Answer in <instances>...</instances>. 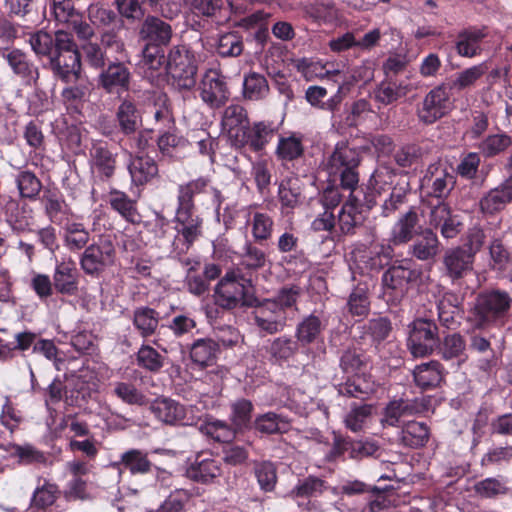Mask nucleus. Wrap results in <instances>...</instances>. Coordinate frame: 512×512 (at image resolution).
<instances>
[{"label": "nucleus", "instance_id": "nucleus-1", "mask_svg": "<svg viewBox=\"0 0 512 512\" xmlns=\"http://www.w3.org/2000/svg\"><path fill=\"white\" fill-rule=\"evenodd\" d=\"M215 305L226 311L251 308L258 303L252 280L242 273L230 270L214 287Z\"/></svg>", "mask_w": 512, "mask_h": 512}, {"label": "nucleus", "instance_id": "nucleus-2", "mask_svg": "<svg viewBox=\"0 0 512 512\" xmlns=\"http://www.w3.org/2000/svg\"><path fill=\"white\" fill-rule=\"evenodd\" d=\"M511 307L509 292L500 289L481 292L471 310L472 325L475 329L500 328L505 325Z\"/></svg>", "mask_w": 512, "mask_h": 512}, {"label": "nucleus", "instance_id": "nucleus-3", "mask_svg": "<svg viewBox=\"0 0 512 512\" xmlns=\"http://www.w3.org/2000/svg\"><path fill=\"white\" fill-rule=\"evenodd\" d=\"M362 160L358 147L351 146L348 141L336 143L327 158L326 169L330 176L339 179L340 186L355 191L359 183V166Z\"/></svg>", "mask_w": 512, "mask_h": 512}, {"label": "nucleus", "instance_id": "nucleus-4", "mask_svg": "<svg viewBox=\"0 0 512 512\" xmlns=\"http://www.w3.org/2000/svg\"><path fill=\"white\" fill-rule=\"evenodd\" d=\"M165 70L177 89H193L196 85L198 72V61L194 51L185 44L172 46L168 51Z\"/></svg>", "mask_w": 512, "mask_h": 512}, {"label": "nucleus", "instance_id": "nucleus-5", "mask_svg": "<svg viewBox=\"0 0 512 512\" xmlns=\"http://www.w3.org/2000/svg\"><path fill=\"white\" fill-rule=\"evenodd\" d=\"M173 221L176 233L171 242V252L181 256L202 236L203 218L196 213V208L177 205Z\"/></svg>", "mask_w": 512, "mask_h": 512}, {"label": "nucleus", "instance_id": "nucleus-6", "mask_svg": "<svg viewBox=\"0 0 512 512\" xmlns=\"http://www.w3.org/2000/svg\"><path fill=\"white\" fill-rule=\"evenodd\" d=\"M58 50L48 62L54 75L65 83L73 82L81 75V55L72 36L67 32H60Z\"/></svg>", "mask_w": 512, "mask_h": 512}, {"label": "nucleus", "instance_id": "nucleus-7", "mask_svg": "<svg viewBox=\"0 0 512 512\" xmlns=\"http://www.w3.org/2000/svg\"><path fill=\"white\" fill-rule=\"evenodd\" d=\"M407 348L414 358L430 356L439 344L438 326L433 320L418 318L408 326Z\"/></svg>", "mask_w": 512, "mask_h": 512}, {"label": "nucleus", "instance_id": "nucleus-8", "mask_svg": "<svg viewBox=\"0 0 512 512\" xmlns=\"http://www.w3.org/2000/svg\"><path fill=\"white\" fill-rule=\"evenodd\" d=\"M116 249L109 239H101L85 248L80 257V267L85 274L98 278L115 263Z\"/></svg>", "mask_w": 512, "mask_h": 512}, {"label": "nucleus", "instance_id": "nucleus-9", "mask_svg": "<svg viewBox=\"0 0 512 512\" xmlns=\"http://www.w3.org/2000/svg\"><path fill=\"white\" fill-rule=\"evenodd\" d=\"M422 271L411 259L395 260L382 275V285L397 294H404L409 287L418 284Z\"/></svg>", "mask_w": 512, "mask_h": 512}, {"label": "nucleus", "instance_id": "nucleus-10", "mask_svg": "<svg viewBox=\"0 0 512 512\" xmlns=\"http://www.w3.org/2000/svg\"><path fill=\"white\" fill-rule=\"evenodd\" d=\"M422 188L427 190L430 197L444 201L456 184L453 170L441 161L431 163L422 178Z\"/></svg>", "mask_w": 512, "mask_h": 512}, {"label": "nucleus", "instance_id": "nucleus-11", "mask_svg": "<svg viewBox=\"0 0 512 512\" xmlns=\"http://www.w3.org/2000/svg\"><path fill=\"white\" fill-rule=\"evenodd\" d=\"M450 86L443 82L431 89L424 97L422 106L417 109L421 123L432 125L443 118L450 110Z\"/></svg>", "mask_w": 512, "mask_h": 512}, {"label": "nucleus", "instance_id": "nucleus-12", "mask_svg": "<svg viewBox=\"0 0 512 512\" xmlns=\"http://www.w3.org/2000/svg\"><path fill=\"white\" fill-rule=\"evenodd\" d=\"M132 73L127 63L115 56L99 73L97 87L108 94L127 92L130 89Z\"/></svg>", "mask_w": 512, "mask_h": 512}, {"label": "nucleus", "instance_id": "nucleus-13", "mask_svg": "<svg viewBox=\"0 0 512 512\" xmlns=\"http://www.w3.org/2000/svg\"><path fill=\"white\" fill-rule=\"evenodd\" d=\"M428 222V228L433 231L434 229L439 230L441 236L445 239L457 237L464 229L462 216L455 213L445 201H438L436 205L431 206Z\"/></svg>", "mask_w": 512, "mask_h": 512}, {"label": "nucleus", "instance_id": "nucleus-14", "mask_svg": "<svg viewBox=\"0 0 512 512\" xmlns=\"http://www.w3.org/2000/svg\"><path fill=\"white\" fill-rule=\"evenodd\" d=\"M199 96L211 109L223 107L230 98L226 77L217 70H208L199 83Z\"/></svg>", "mask_w": 512, "mask_h": 512}, {"label": "nucleus", "instance_id": "nucleus-15", "mask_svg": "<svg viewBox=\"0 0 512 512\" xmlns=\"http://www.w3.org/2000/svg\"><path fill=\"white\" fill-rule=\"evenodd\" d=\"M252 319L260 333L268 335L282 332L286 326V312L275 303L264 299L253 306Z\"/></svg>", "mask_w": 512, "mask_h": 512}, {"label": "nucleus", "instance_id": "nucleus-16", "mask_svg": "<svg viewBox=\"0 0 512 512\" xmlns=\"http://www.w3.org/2000/svg\"><path fill=\"white\" fill-rule=\"evenodd\" d=\"M201 194H211V205L218 211L223 203L220 190L211 185L208 177H199L180 184L177 189V205L196 208L194 198Z\"/></svg>", "mask_w": 512, "mask_h": 512}, {"label": "nucleus", "instance_id": "nucleus-17", "mask_svg": "<svg viewBox=\"0 0 512 512\" xmlns=\"http://www.w3.org/2000/svg\"><path fill=\"white\" fill-rule=\"evenodd\" d=\"M388 174L392 189L380 206V214L386 218L394 215L407 202V196L411 191L407 173L391 169Z\"/></svg>", "mask_w": 512, "mask_h": 512}, {"label": "nucleus", "instance_id": "nucleus-18", "mask_svg": "<svg viewBox=\"0 0 512 512\" xmlns=\"http://www.w3.org/2000/svg\"><path fill=\"white\" fill-rule=\"evenodd\" d=\"M276 132L272 122H254L252 125L249 124L241 134H236L235 146L240 148L248 146L250 150L260 152L274 138Z\"/></svg>", "mask_w": 512, "mask_h": 512}, {"label": "nucleus", "instance_id": "nucleus-19", "mask_svg": "<svg viewBox=\"0 0 512 512\" xmlns=\"http://www.w3.org/2000/svg\"><path fill=\"white\" fill-rule=\"evenodd\" d=\"M138 35L143 44L168 46L173 36V29L163 19L148 15L141 23Z\"/></svg>", "mask_w": 512, "mask_h": 512}, {"label": "nucleus", "instance_id": "nucleus-20", "mask_svg": "<svg viewBox=\"0 0 512 512\" xmlns=\"http://www.w3.org/2000/svg\"><path fill=\"white\" fill-rule=\"evenodd\" d=\"M90 164L101 182H109L116 173L117 153H113L106 143L95 142L90 149Z\"/></svg>", "mask_w": 512, "mask_h": 512}, {"label": "nucleus", "instance_id": "nucleus-21", "mask_svg": "<svg viewBox=\"0 0 512 512\" xmlns=\"http://www.w3.org/2000/svg\"><path fill=\"white\" fill-rule=\"evenodd\" d=\"M154 465L148 454L139 449H130L121 454L120 460L111 462L107 468L117 472V482H120L125 470L131 475H145L152 471Z\"/></svg>", "mask_w": 512, "mask_h": 512}, {"label": "nucleus", "instance_id": "nucleus-22", "mask_svg": "<svg viewBox=\"0 0 512 512\" xmlns=\"http://www.w3.org/2000/svg\"><path fill=\"white\" fill-rule=\"evenodd\" d=\"M115 119L119 131L124 136L135 135L143 125L141 110L131 97L121 100L116 109Z\"/></svg>", "mask_w": 512, "mask_h": 512}, {"label": "nucleus", "instance_id": "nucleus-23", "mask_svg": "<svg viewBox=\"0 0 512 512\" xmlns=\"http://www.w3.org/2000/svg\"><path fill=\"white\" fill-rule=\"evenodd\" d=\"M512 202V175L499 186L490 189L479 201L480 210L486 215H495Z\"/></svg>", "mask_w": 512, "mask_h": 512}, {"label": "nucleus", "instance_id": "nucleus-24", "mask_svg": "<svg viewBox=\"0 0 512 512\" xmlns=\"http://www.w3.org/2000/svg\"><path fill=\"white\" fill-rule=\"evenodd\" d=\"M132 185L143 187L159 174L158 164L148 155H132L127 166Z\"/></svg>", "mask_w": 512, "mask_h": 512}, {"label": "nucleus", "instance_id": "nucleus-25", "mask_svg": "<svg viewBox=\"0 0 512 512\" xmlns=\"http://www.w3.org/2000/svg\"><path fill=\"white\" fill-rule=\"evenodd\" d=\"M440 251V241L431 228H425L417 234L409 246V254L419 261H434Z\"/></svg>", "mask_w": 512, "mask_h": 512}, {"label": "nucleus", "instance_id": "nucleus-26", "mask_svg": "<svg viewBox=\"0 0 512 512\" xmlns=\"http://www.w3.org/2000/svg\"><path fill=\"white\" fill-rule=\"evenodd\" d=\"M473 260L472 253L465 247L449 249L443 258L447 276L453 281L462 278L472 269Z\"/></svg>", "mask_w": 512, "mask_h": 512}, {"label": "nucleus", "instance_id": "nucleus-27", "mask_svg": "<svg viewBox=\"0 0 512 512\" xmlns=\"http://www.w3.org/2000/svg\"><path fill=\"white\" fill-rule=\"evenodd\" d=\"M151 413L161 422L176 425L185 418V406L168 397H158L150 403Z\"/></svg>", "mask_w": 512, "mask_h": 512}, {"label": "nucleus", "instance_id": "nucleus-28", "mask_svg": "<svg viewBox=\"0 0 512 512\" xmlns=\"http://www.w3.org/2000/svg\"><path fill=\"white\" fill-rule=\"evenodd\" d=\"M418 224L419 215L414 207H411L407 212L402 214L394 224L389 242L394 246L407 244L418 234L416 230Z\"/></svg>", "mask_w": 512, "mask_h": 512}, {"label": "nucleus", "instance_id": "nucleus-29", "mask_svg": "<svg viewBox=\"0 0 512 512\" xmlns=\"http://www.w3.org/2000/svg\"><path fill=\"white\" fill-rule=\"evenodd\" d=\"M431 146L425 141L405 143L393 154L394 162L402 169L411 168L431 153Z\"/></svg>", "mask_w": 512, "mask_h": 512}, {"label": "nucleus", "instance_id": "nucleus-30", "mask_svg": "<svg viewBox=\"0 0 512 512\" xmlns=\"http://www.w3.org/2000/svg\"><path fill=\"white\" fill-rule=\"evenodd\" d=\"M278 200L282 212L289 213L299 207L303 201V187L299 178L286 177L278 185Z\"/></svg>", "mask_w": 512, "mask_h": 512}, {"label": "nucleus", "instance_id": "nucleus-31", "mask_svg": "<svg viewBox=\"0 0 512 512\" xmlns=\"http://www.w3.org/2000/svg\"><path fill=\"white\" fill-rule=\"evenodd\" d=\"M487 36L486 28L469 27L457 35L455 49L462 57L472 58L481 52V42Z\"/></svg>", "mask_w": 512, "mask_h": 512}, {"label": "nucleus", "instance_id": "nucleus-32", "mask_svg": "<svg viewBox=\"0 0 512 512\" xmlns=\"http://www.w3.org/2000/svg\"><path fill=\"white\" fill-rule=\"evenodd\" d=\"M250 124L247 110L239 104L227 106L222 114L221 126L227 131L233 144H236V134H241Z\"/></svg>", "mask_w": 512, "mask_h": 512}, {"label": "nucleus", "instance_id": "nucleus-33", "mask_svg": "<svg viewBox=\"0 0 512 512\" xmlns=\"http://www.w3.org/2000/svg\"><path fill=\"white\" fill-rule=\"evenodd\" d=\"M108 204L125 221L131 224L140 222L137 201L130 198L124 191L112 188L108 194Z\"/></svg>", "mask_w": 512, "mask_h": 512}, {"label": "nucleus", "instance_id": "nucleus-34", "mask_svg": "<svg viewBox=\"0 0 512 512\" xmlns=\"http://www.w3.org/2000/svg\"><path fill=\"white\" fill-rule=\"evenodd\" d=\"M221 472L218 461L212 458L200 459V456H197L195 461L186 469V476L194 482L208 484L219 477Z\"/></svg>", "mask_w": 512, "mask_h": 512}, {"label": "nucleus", "instance_id": "nucleus-35", "mask_svg": "<svg viewBox=\"0 0 512 512\" xmlns=\"http://www.w3.org/2000/svg\"><path fill=\"white\" fill-rule=\"evenodd\" d=\"M54 287L66 295H74L78 291V272L72 261L61 262L56 266L53 276Z\"/></svg>", "mask_w": 512, "mask_h": 512}, {"label": "nucleus", "instance_id": "nucleus-36", "mask_svg": "<svg viewBox=\"0 0 512 512\" xmlns=\"http://www.w3.org/2000/svg\"><path fill=\"white\" fill-rule=\"evenodd\" d=\"M430 438V429L424 422H407L399 435V443L411 449L424 447Z\"/></svg>", "mask_w": 512, "mask_h": 512}, {"label": "nucleus", "instance_id": "nucleus-37", "mask_svg": "<svg viewBox=\"0 0 512 512\" xmlns=\"http://www.w3.org/2000/svg\"><path fill=\"white\" fill-rule=\"evenodd\" d=\"M219 343L211 338L195 340L189 349L192 362L202 368L213 365L217 360Z\"/></svg>", "mask_w": 512, "mask_h": 512}, {"label": "nucleus", "instance_id": "nucleus-38", "mask_svg": "<svg viewBox=\"0 0 512 512\" xmlns=\"http://www.w3.org/2000/svg\"><path fill=\"white\" fill-rule=\"evenodd\" d=\"M242 96L247 101L265 100L270 94V87L264 75L250 71L243 76Z\"/></svg>", "mask_w": 512, "mask_h": 512}, {"label": "nucleus", "instance_id": "nucleus-39", "mask_svg": "<svg viewBox=\"0 0 512 512\" xmlns=\"http://www.w3.org/2000/svg\"><path fill=\"white\" fill-rule=\"evenodd\" d=\"M159 320V312L149 306H140L133 311V326L143 338H148L155 334L159 326Z\"/></svg>", "mask_w": 512, "mask_h": 512}, {"label": "nucleus", "instance_id": "nucleus-40", "mask_svg": "<svg viewBox=\"0 0 512 512\" xmlns=\"http://www.w3.org/2000/svg\"><path fill=\"white\" fill-rule=\"evenodd\" d=\"M415 384L423 390L437 387L442 379V365L436 360L417 365L413 370Z\"/></svg>", "mask_w": 512, "mask_h": 512}, {"label": "nucleus", "instance_id": "nucleus-41", "mask_svg": "<svg viewBox=\"0 0 512 512\" xmlns=\"http://www.w3.org/2000/svg\"><path fill=\"white\" fill-rule=\"evenodd\" d=\"M492 338L494 337H486L479 333H473L470 336V350L474 353L484 355V358L478 361V368L484 372L491 371L497 365V357L491 347Z\"/></svg>", "mask_w": 512, "mask_h": 512}, {"label": "nucleus", "instance_id": "nucleus-42", "mask_svg": "<svg viewBox=\"0 0 512 512\" xmlns=\"http://www.w3.org/2000/svg\"><path fill=\"white\" fill-rule=\"evenodd\" d=\"M68 84L70 85L65 87L61 92L63 102L68 109L79 112L90 93L89 82L80 75L77 79Z\"/></svg>", "mask_w": 512, "mask_h": 512}, {"label": "nucleus", "instance_id": "nucleus-43", "mask_svg": "<svg viewBox=\"0 0 512 512\" xmlns=\"http://www.w3.org/2000/svg\"><path fill=\"white\" fill-rule=\"evenodd\" d=\"M252 428L262 435L283 434L290 429V422L280 414L267 412L254 419Z\"/></svg>", "mask_w": 512, "mask_h": 512}, {"label": "nucleus", "instance_id": "nucleus-44", "mask_svg": "<svg viewBox=\"0 0 512 512\" xmlns=\"http://www.w3.org/2000/svg\"><path fill=\"white\" fill-rule=\"evenodd\" d=\"M328 488V483L324 478L310 474L298 479L297 484L290 491V496L304 499L317 498L323 495Z\"/></svg>", "mask_w": 512, "mask_h": 512}, {"label": "nucleus", "instance_id": "nucleus-45", "mask_svg": "<svg viewBox=\"0 0 512 512\" xmlns=\"http://www.w3.org/2000/svg\"><path fill=\"white\" fill-rule=\"evenodd\" d=\"M324 325L315 314L305 316L296 326L295 338L299 345L307 346L318 341Z\"/></svg>", "mask_w": 512, "mask_h": 512}, {"label": "nucleus", "instance_id": "nucleus-46", "mask_svg": "<svg viewBox=\"0 0 512 512\" xmlns=\"http://www.w3.org/2000/svg\"><path fill=\"white\" fill-rule=\"evenodd\" d=\"M439 353L441 358L449 361L456 360L458 364L466 361V341L460 333L446 335L442 341L439 340Z\"/></svg>", "mask_w": 512, "mask_h": 512}, {"label": "nucleus", "instance_id": "nucleus-47", "mask_svg": "<svg viewBox=\"0 0 512 512\" xmlns=\"http://www.w3.org/2000/svg\"><path fill=\"white\" fill-rule=\"evenodd\" d=\"M230 411L229 420L236 430L243 433L246 430L252 429V414L254 411L252 401L246 398H238L230 404Z\"/></svg>", "mask_w": 512, "mask_h": 512}, {"label": "nucleus", "instance_id": "nucleus-48", "mask_svg": "<svg viewBox=\"0 0 512 512\" xmlns=\"http://www.w3.org/2000/svg\"><path fill=\"white\" fill-rule=\"evenodd\" d=\"M458 299L453 294H446L438 302V319L440 324L449 329L456 330L460 326L461 309L458 305Z\"/></svg>", "mask_w": 512, "mask_h": 512}, {"label": "nucleus", "instance_id": "nucleus-49", "mask_svg": "<svg viewBox=\"0 0 512 512\" xmlns=\"http://www.w3.org/2000/svg\"><path fill=\"white\" fill-rule=\"evenodd\" d=\"M338 394L347 398L366 400L373 392V384L360 375L348 377L345 382L335 386Z\"/></svg>", "mask_w": 512, "mask_h": 512}, {"label": "nucleus", "instance_id": "nucleus-50", "mask_svg": "<svg viewBox=\"0 0 512 512\" xmlns=\"http://www.w3.org/2000/svg\"><path fill=\"white\" fill-rule=\"evenodd\" d=\"M408 91L407 85L386 78L375 88L374 98L380 104L387 106L404 98Z\"/></svg>", "mask_w": 512, "mask_h": 512}, {"label": "nucleus", "instance_id": "nucleus-51", "mask_svg": "<svg viewBox=\"0 0 512 512\" xmlns=\"http://www.w3.org/2000/svg\"><path fill=\"white\" fill-rule=\"evenodd\" d=\"M41 203L50 221L61 224L67 210V205L62 199L61 194L56 190H44L41 196Z\"/></svg>", "mask_w": 512, "mask_h": 512}, {"label": "nucleus", "instance_id": "nucleus-52", "mask_svg": "<svg viewBox=\"0 0 512 512\" xmlns=\"http://www.w3.org/2000/svg\"><path fill=\"white\" fill-rule=\"evenodd\" d=\"M415 412L414 404L405 399H395L390 401L384 408L382 426L395 427L403 416L412 415Z\"/></svg>", "mask_w": 512, "mask_h": 512}, {"label": "nucleus", "instance_id": "nucleus-53", "mask_svg": "<svg viewBox=\"0 0 512 512\" xmlns=\"http://www.w3.org/2000/svg\"><path fill=\"white\" fill-rule=\"evenodd\" d=\"M64 244L72 252L87 247L90 233L82 223L67 222L64 226Z\"/></svg>", "mask_w": 512, "mask_h": 512}, {"label": "nucleus", "instance_id": "nucleus-54", "mask_svg": "<svg viewBox=\"0 0 512 512\" xmlns=\"http://www.w3.org/2000/svg\"><path fill=\"white\" fill-rule=\"evenodd\" d=\"M298 350V342L288 336L275 338L267 348V352L270 355L271 360L275 363L288 361L296 355Z\"/></svg>", "mask_w": 512, "mask_h": 512}, {"label": "nucleus", "instance_id": "nucleus-55", "mask_svg": "<svg viewBox=\"0 0 512 512\" xmlns=\"http://www.w3.org/2000/svg\"><path fill=\"white\" fill-rule=\"evenodd\" d=\"M348 312L352 316L366 317L370 311L369 290L366 283L354 287L347 301Z\"/></svg>", "mask_w": 512, "mask_h": 512}, {"label": "nucleus", "instance_id": "nucleus-56", "mask_svg": "<svg viewBox=\"0 0 512 512\" xmlns=\"http://www.w3.org/2000/svg\"><path fill=\"white\" fill-rule=\"evenodd\" d=\"M367 364L365 353L356 347L344 349L339 358V367L345 374L359 375V372Z\"/></svg>", "mask_w": 512, "mask_h": 512}, {"label": "nucleus", "instance_id": "nucleus-57", "mask_svg": "<svg viewBox=\"0 0 512 512\" xmlns=\"http://www.w3.org/2000/svg\"><path fill=\"white\" fill-rule=\"evenodd\" d=\"M512 145L511 136L506 133L491 134L485 137L479 144L478 149L485 158H492L504 153Z\"/></svg>", "mask_w": 512, "mask_h": 512}, {"label": "nucleus", "instance_id": "nucleus-58", "mask_svg": "<svg viewBox=\"0 0 512 512\" xmlns=\"http://www.w3.org/2000/svg\"><path fill=\"white\" fill-rule=\"evenodd\" d=\"M338 225L343 235H355L358 228L363 225L360 211H356L351 204H343L338 214Z\"/></svg>", "mask_w": 512, "mask_h": 512}, {"label": "nucleus", "instance_id": "nucleus-59", "mask_svg": "<svg viewBox=\"0 0 512 512\" xmlns=\"http://www.w3.org/2000/svg\"><path fill=\"white\" fill-rule=\"evenodd\" d=\"M487 71L485 64H479L465 69L457 74L455 78L446 80V84L450 86L451 91H461L471 87L480 79Z\"/></svg>", "mask_w": 512, "mask_h": 512}, {"label": "nucleus", "instance_id": "nucleus-60", "mask_svg": "<svg viewBox=\"0 0 512 512\" xmlns=\"http://www.w3.org/2000/svg\"><path fill=\"white\" fill-rule=\"evenodd\" d=\"M304 153L302 138L295 134L288 137H280L276 148V155L284 161H293Z\"/></svg>", "mask_w": 512, "mask_h": 512}, {"label": "nucleus", "instance_id": "nucleus-61", "mask_svg": "<svg viewBox=\"0 0 512 512\" xmlns=\"http://www.w3.org/2000/svg\"><path fill=\"white\" fill-rule=\"evenodd\" d=\"M394 247L390 242L388 244L375 245L366 261L367 267L373 271H380L385 267H389L394 258Z\"/></svg>", "mask_w": 512, "mask_h": 512}, {"label": "nucleus", "instance_id": "nucleus-62", "mask_svg": "<svg viewBox=\"0 0 512 512\" xmlns=\"http://www.w3.org/2000/svg\"><path fill=\"white\" fill-rule=\"evenodd\" d=\"M273 218L267 213L256 212L251 221V232L256 243L262 244L272 237Z\"/></svg>", "mask_w": 512, "mask_h": 512}, {"label": "nucleus", "instance_id": "nucleus-63", "mask_svg": "<svg viewBox=\"0 0 512 512\" xmlns=\"http://www.w3.org/2000/svg\"><path fill=\"white\" fill-rule=\"evenodd\" d=\"M85 60L90 68L101 71L107 64L115 58L108 51L97 43L87 42L82 46Z\"/></svg>", "mask_w": 512, "mask_h": 512}, {"label": "nucleus", "instance_id": "nucleus-64", "mask_svg": "<svg viewBox=\"0 0 512 512\" xmlns=\"http://www.w3.org/2000/svg\"><path fill=\"white\" fill-rule=\"evenodd\" d=\"M374 409L375 406L373 404H352L350 411L345 417L346 427L353 432L361 431Z\"/></svg>", "mask_w": 512, "mask_h": 512}]
</instances>
